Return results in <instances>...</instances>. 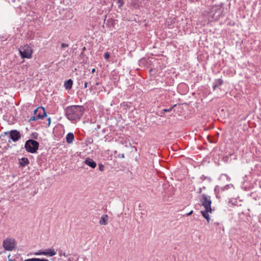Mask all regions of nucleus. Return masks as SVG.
I'll return each mask as SVG.
<instances>
[{
    "mask_svg": "<svg viewBox=\"0 0 261 261\" xmlns=\"http://www.w3.org/2000/svg\"><path fill=\"white\" fill-rule=\"evenodd\" d=\"M218 226H219V227H221V225H222V224H219V223H218Z\"/></svg>",
    "mask_w": 261,
    "mask_h": 261,
    "instance_id": "nucleus-33",
    "label": "nucleus"
},
{
    "mask_svg": "<svg viewBox=\"0 0 261 261\" xmlns=\"http://www.w3.org/2000/svg\"><path fill=\"white\" fill-rule=\"evenodd\" d=\"M201 191H202V189L200 188L199 190V193H201Z\"/></svg>",
    "mask_w": 261,
    "mask_h": 261,
    "instance_id": "nucleus-32",
    "label": "nucleus"
},
{
    "mask_svg": "<svg viewBox=\"0 0 261 261\" xmlns=\"http://www.w3.org/2000/svg\"><path fill=\"white\" fill-rule=\"evenodd\" d=\"M172 109V108H170V109H164V110H163V111H164V112H170V111H171Z\"/></svg>",
    "mask_w": 261,
    "mask_h": 261,
    "instance_id": "nucleus-25",
    "label": "nucleus"
},
{
    "mask_svg": "<svg viewBox=\"0 0 261 261\" xmlns=\"http://www.w3.org/2000/svg\"><path fill=\"white\" fill-rule=\"evenodd\" d=\"M206 178H207V177H206V176H205L204 175H202L200 177V180L202 181L204 180Z\"/></svg>",
    "mask_w": 261,
    "mask_h": 261,
    "instance_id": "nucleus-22",
    "label": "nucleus"
},
{
    "mask_svg": "<svg viewBox=\"0 0 261 261\" xmlns=\"http://www.w3.org/2000/svg\"><path fill=\"white\" fill-rule=\"evenodd\" d=\"M29 164V161L27 158H22L19 160V165L20 166L25 167Z\"/></svg>",
    "mask_w": 261,
    "mask_h": 261,
    "instance_id": "nucleus-15",
    "label": "nucleus"
},
{
    "mask_svg": "<svg viewBox=\"0 0 261 261\" xmlns=\"http://www.w3.org/2000/svg\"><path fill=\"white\" fill-rule=\"evenodd\" d=\"M87 87H88V83L87 82H85L84 83V88H87Z\"/></svg>",
    "mask_w": 261,
    "mask_h": 261,
    "instance_id": "nucleus-27",
    "label": "nucleus"
},
{
    "mask_svg": "<svg viewBox=\"0 0 261 261\" xmlns=\"http://www.w3.org/2000/svg\"><path fill=\"white\" fill-rule=\"evenodd\" d=\"M200 201L206 210L207 211H212L211 207L212 200L210 196L204 194H202Z\"/></svg>",
    "mask_w": 261,
    "mask_h": 261,
    "instance_id": "nucleus-5",
    "label": "nucleus"
},
{
    "mask_svg": "<svg viewBox=\"0 0 261 261\" xmlns=\"http://www.w3.org/2000/svg\"><path fill=\"white\" fill-rule=\"evenodd\" d=\"M10 255H9L8 256V260L9 261H13L12 259H11L10 258Z\"/></svg>",
    "mask_w": 261,
    "mask_h": 261,
    "instance_id": "nucleus-28",
    "label": "nucleus"
},
{
    "mask_svg": "<svg viewBox=\"0 0 261 261\" xmlns=\"http://www.w3.org/2000/svg\"><path fill=\"white\" fill-rule=\"evenodd\" d=\"M74 139V135L72 133H69L66 136V141L67 143L70 144L73 142Z\"/></svg>",
    "mask_w": 261,
    "mask_h": 261,
    "instance_id": "nucleus-13",
    "label": "nucleus"
},
{
    "mask_svg": "<svg viewBox=\"0 0 261 261\" xmlns=\"http://www.w3.org/2000/svg\"><path fill=\"white\" fill-rule=\"evenodd\" d=\"M84 111V108L78 105L68 106L65 109V116L70 121L75 122L81 119Z\"/></svg>",
    "mask_w": 261,
    "mask_h": 261,
    "instance_id": "nucleus-1",
    "label": "nucleus"
},
{
    "mask_svg": "<svg viewBox=\"0 0 261 261\" xmlns=\"http://www.w3.org/2000/svg\"><path fill=\"white\" fill-rule=\"evenodd\" d=\"M95 68H93V69L92 70V71H91V72H92V73H94V72H95Z\"/></svg>",
    "mask_w": 261,
    "mask_h": 261,
    "instance_id": "nucleus-31",
    "label": "nucleus"
},
{
    "mask_svg": "<svg viewBox=\"0 0 261 261\" xmlns=\"http://www.w3.org/2000/svg\"><path fill=\"white\" fill-rule=\"evenodd\" d=\"M84 163L92 168H95L96 167V163L92 159L89 158L86 159Z\"/></svg>",
    "mask_w": 261,
    "mask_h": 261,
    "instance_id": "nucleus-12",
    "label": "nucleus"
},
{
    "mask_svg": "<svg viewBox=\"0 0 261 261\" xmlns=\"http://www.w3.org/2000/svg\"><path fill=\"white\" fill-rule=\"evenodd\" d=\"M68 44L62 43V44H61V47L62 48H64V47H68Z\"/></svg>",
    "mask_w": 261,
    "mask_h": 261,
    "instance_id": "nucleus-23",
    "label": "nucleus"
},
{
    "mask_svg": "<svg viewBox=\"0 0 261 261\" xmlns=\"http://www.w3.org/2000/svg\"><path fill=\"white\" fill-rule=\"evenodd\" d=\"M193 213V211H191V212H190L189 213H188L187 214V216H189V215H190L191 214H192Z\"/></svg>",
    "mask_w": 261,
    "mask_h": 261,
    "instance_id": "nucleus-29",
    "label": "nucleus"
},
{
    "mask_svg": "<svg viewBox=\"0 0 261 261\" xmlns=\"http://www.w3.org/2000/svg\"><path fill=\"white\" fill-rule=\"evenodd\" d=\"M36 120H38V118L37 117L36 115H35L31 117L30 119H29V121L31 122L33 121H35Z\"/></svg>",
    "mask_w": 261,
    "mask_h": 261,
    "instance_id": "nucleus-18",
    "label": "nucleus"
},
{
    "mask_svg": "<svg viewBox=\"0 0 261 261\" xmlns=\"http://www.w3.org/2000/svg\"><path fill=\"white\" fill-rule=\"evenodd\" d=\"M211 212H212V211H207L206 210L204 211L201 212L203 217H204L207 220V221H208L209 219H210L208 213H211Z\"/></svg>",
    "mask_w": 261,
    "mask_h": 261,
    "instance_id": "nucleus-16",
    "label": "nucleus"
},
{
    "mask_svg": "<svg viewBox=\"0 0 261 261\" xmlns=\"http://www.w3.org/2000/svg\"><path fill=\"white\" fill-rule=\"evenodd\" d=\"M223 11V9L221 7H213L208 17V21L212 22L219 20L222 16Z\"/></svg>",
    "mask_w": 261,
    "mask_h": 261,
    "instance_id": "nucleus-3",
    "label": "nucleus"
},
{
    "mask_svg": "<svg viewBox=\"0 0 261 261\" xmlns=\"http://www.w3.org/2000/svg\"><path fill=\"white\" fill-rule=\"evenodd\" d=\"M218 87V86L217 84L214 83L213 86V90H215Z\"/></svg>",
    "mask_w": 261,
    "mask_h": 261,
    "instance_id": "nucleus-24",
    "label": "nucleus"
},
{
    "mask_svg": "<svg viewBox=\"0 0 261 261\" xmlns=\"http://www.w3.org/2000/svg\"><path fill=\"white\" fill-rule=\"evenodd\" d=\"M73 81L71 79H69L65 81L64 86L66 90L71 89L72 86Z\"/></svg>",
    "mask_w": 261,
    "mask_h": 261,
    "instance_id": "nucleus-14",
    "label": "nucleus"
},
{
    "mask_svg": "<svg viewBox=\"0 0 261 261\" xmlns=\"http://www.w3.org/2000/svg\"><path fill=\"white\" fill-rule=\"evenodd\" d=\"M39 143L34 140L30 139L26 141L24 148L28 152L35 153L37 152L39 148Z\"/></svg>",
    "mask_w": 261,
    "mask_h": 261,
    "instance_id": "nucleus-2",
    "label": "nucleus"
},
{
    "mask_svg": "<svg viewBox=\"0 0 261 261\" xmlns=\"http://www.w3.org/2000/svg\"><path fill=\"white\" fill-rule=\"evenodd\" d=\"M15 240L12 238H7L4 240L3 246L6 251H12L15 247Z\"/></svg>",
    "mask_w": 261,
    "mask_h": 261,
    "instance_id": "nucleus-6",
    "label": "nucleus"
},
{
    "mask_svg": "<svg viewBox=\"0 0 261 261\" xmlns=\"http://www.w3.org/2000/svg\"><path fill=\"white\" fill-rule=\"evenodd\" d=\"M233 185L231 184L226 185L223 187H219L218 186H216L215 188V192L216 195V197L217 198H220L221 195L223 194L224 192L226 190H228L230 188H232Z\"/></svg>",
    "mask_w": 261,
    "mask_h": 261,
    "instance_id": "nucleus-7",
    "label": "nucleus"
},
{
    "mask_svg": "<svg viewBox=\"0 0 261 261\" xmlns=\"http://www.w3.org/2000/svg\"><path fill=\"white\" fill-rule=\"evenodd\" d=\"M19 52L22 59H31L32 57L33 49L32 47L28 44L21 46L19 49Z\"/></svg>",
    "mask_w": 261,
    "mask_h": 261,
    "instance_id": "nucleus-4",
    "label": "nucleus"
},
{
    "mask_svg": "<svg viewBox=\"0 0 261 261\" xmlns=\"http://www.w3.org/2000/svg\"><path fill=\"white\" fill-rule=\"evenodd\" d=\"M37 261H48V260L46 259L37 258Z\"/></svg>",
    "mask_w": 261,
    "mask_h": 261,
    "instance_id": "nucleus-26",
    "label": "nucleus"
},
{
    "mask_svg": "<svg viewBox=\"0 0 261 261\" xmlns=\"http://www.w3.org/2000/svg\"><path fill=\"white\" fill-rule=\"evenodd\" d=\"M110 54L109 52H106L104 54V58L106 60H108L110 58Z\"/></svg>",
    "mask_w": 261,
    "mask_h": 261,
    "instance_id": "nucleus-19",
    "label": "nucleus"
},
{
    "mask_svg": "<svg viewBox=\"0 0 261 261\" xmlns=\"http://www.w3.org/2000/svg\"><path fill=\"white\" fill-rule=\"evenodd\" d=\"M8 148V147H5V150L7 149Z\"/></svg>",
    "mask_w": 261,
    "mask_h": 261,
    "instance_id": "nucleus-35",
    "label": "nucleus"
},
{
    "mask_svg": "<svg viewBox=\"0 0 261 261\" xmlns=\"http://www.w3.org/2000/svg\"><path fill=\"white\" fill-rule=\"evenodd\" d=\"M48 125H49L50 123V118H48Z\"/></svg>",
    "mask_w": 261,
    "mask_h": 261,
    "instance_id": "nucleus-30",
    "label": "nucleus"
},
{
    "mask_svg": "<svg viewBox=\"0 0 261 261\" xmlns=\"http://www.w3.org/2000/svg\"><path fill=\"white\" fill-rule=\"evenodd\" d=\"M34 115H36L38 119H42L46 116L45 109L42 107L37 108L34 112Z\"/></svg>",
    "mask_w": 261,
    "mask_h": 261,
    "instance_id": "nucleus-9",
    "label": "nucleus"
},
{
    "mask_svg": "<svg viewBox=\"0 0 261 261\" xmlns=\"http://www.w3.org/2000/svg\"><path fill=\"white\" fill-rule=\"evenodd\" d=\"M24 261H37V258H33L28 259H25Z\"/></svg>",
    "mask_w": 261,
    "mask_h": 261,
    "instance_id": "nucleus-21",
    "label": "nucleus"
},
{
    "mask_svg": "<svg viewBox=\"0 0 261 261\" xmlns=\"http://www.w3.org/2000/svg\"><path fill=\"white\" fill-rule=\"evenodd\" d=\"M21 138L19 132L17 130H12L10 132V138L14 142L18 141Z\"/></svg>",
    "mask_w": 261,
    "mask_h": 261,
    "instance_id": "nucleus-10",
    "label": "nucleus"
},
{
    "mask_svg": "<svg viewBox=\"0 0 261 261\" xmlns=\"http://www.w3.org/2000/svg\"><path fill=\"white\" fill-rule=\"evenodd\" d=\"M109 220V217L108 215L105 214L102 215L99 219V223L100 225L108 224Z\"/></svg>",
    "mask_w": 261,
    "mask_h": 261,
    "instance_id": "nucleus-11",
    "label": "nucleus"
},
{
    "mask_svg": "<svg viewBox=\"0 0 261 261\" xmlns=\"http://www.w3.org/2000/svg\"><path fill=\"white\" fill-rule=\"evenodd\" d=\"M223 81L221 79H217L215 81L214 84H217L218 86L222 85Z\"/></svg>",
    "mask_w": 261,
    "mask_h": 261,
    "instance_id": "nucleus-17",
    "label": "nucleus"
},
{
    "mask_svg": "<svg viewBox=\"0 0 261 261\" xmlns=\"http://www.w3.org/2000/svg\"><path fill=\"white\" fill-rule=\"evenodd\" d=\"M98 168H99V170L101 171H103L104 170V166L102 164H99V166H98Z\"/></svg>",
    "mask_w": 261,
    "mask_h": 261,
    "instance_id": "nucleus-20",
    "label": "nucleus"
},
{
    "mask_svg": "<svg viewBox=\"0 0 261 261\" xmlns=\"http://www.w3.org/2000/svg\"><path fill=\"white\" fill-rule=\"evenodd\" d=\"M121 156L122 158H124V154H122V155H121Z\"/></svg>",
    "mask_w": 261,
    "mask_h": 261,
    "instance_id": "nucleus-34",
    "label": "nucleus"
},
{
    "mask_svg": "<svg viewBox=\"0 0 261 261\" xmlns=\"http://www.w3.org/2000/svg\"><path fill=\"white\" fill-rule=\"evenodd\" d=\"M35 254L53 256L56 254V251L54 248H50L44 250H40L38 252L36 253Z\"/></svg>",
    "mask_w": 261,
    "mask_h": 261,
    "instance_id": "nucleus-8",
    "label": "nucleus"
}]
</instances>
